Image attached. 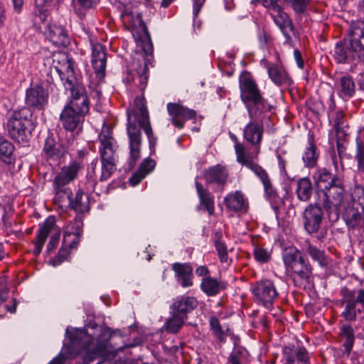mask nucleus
Returning <instances> with one entry per match:
<instances>
[{
	"mask_svg": "<svg viewBox=\"0 0 364 364\" xmlns=\"http://www.w3.org/2000/svg\"><path fill=\"white\" fill-rule=\"evenodd\" d=\"M119 331H112L109 328L101 329L96 343L94 345V338L85 330H77L70 333L69 336V348L72 354L76 355L83 350H87L91 354V358L97 356H116L124 348L131 346L124 344L117 347L115 343H111V339L114 334L119 333Z\"/></svg>",
	"mask_w": 364,
	"mask_h": 364,
	"instance_id": "1",
	"label": "nucleus"
},
{
	"mask_svg": "<svg viewBox=\"0 0 364 364\" xmlns=\"http://www.w3.org/2000/svg\"><path fill=\"white\" fill-rule=\"evenodd\" d=\"M127 134L129 141V166L132 167L141 156L142 129L146 134L150 146H154L156 138L154 136L151 127L146 106L142 99L136 98L134 107L127 111Z\"/></svg>",
	"mask_w": 364,
	"mask_h": 364,
	"instance_id": "2",
	"label": "nucleus"
},
{
	"mask_svg": "<svg viewBox=\"0 0 364 364\" xmlns=\"http://www.w3.org/2000/svg\"><path fill=\"white\" fill-rule=\"evenodd\" d=\"M240 98L252 119L270 112L272 106L263 97L257 84L250 73H244L239 78Z\"/></svg>",
	"mask_w": 364,
	"mask_h": 364,
	"instance_id": "3",
	"label": "nucleus"
},
{
	"mask_svg": "<svg viewBox=\"0 0 364 364\" xmlns=\"http://www.w3.org/2000/svg\"><path fill=\"white\" fill-rule=\"evenodd\" d=\"M282 260L287 274L296 287L305 288L312 276V267L303 253L295 247L284 250Z\"/></svg>",
	"mask_w": 364,
	"mask_h": 364,
	"instance_id": "4",
	"label": "nucleus"
},
{
	"mask_svg": "<svg viewBox=\"0 0 364 364\" xmlns=\"http://www.w3.org/2000/svg\"><path fill=\"white\" fill-rule=\"evenodd\" d=\"M89 105L87 93L84 92L82 87L73 91L69 102L60 116L63 127L70 132L80 128L84 121V117L89 112Z\"/></svg>",
	"mask_w": 364,
	"mask_h": 364,
	"instance_id": "5",
	"label": "nucleus"
},
{
	"mask_svg": "<svg viewBox=\"0 0 364 364\" xmlns=\"http://www.w3.org/2000/svg\"><path fill=\"white\" fill-rule=\"evenodd\" d=\"M99 154L101 161L100 181H107L117 170L118 145L108 127L102 129L99 136Z\"/></svg>",
	"mask_w": 364,
	"mask_h": 364,
	"instance_id": "6",
	"label": "nucleus"
},
{
	"mask_svg": "<svg viewBox=\"0 0 364 364\" xmlns=\"http://www.w3.org/2000/svg\"><path fill=\"white\" fill-rule=\"evenodd\" d=\"M35 127L32 111L27 108L14 111L5 126L8 135L18 143L28 142Z\"/></svg>",
	"mask_w": 364,
	"mask_h": 364,
	"instance_id": "7",
	"label": "nucleus"
},
{
	"mask_svg": "<svg viewBox=\"0 0 364 364\" xmlns=\"http://www.w3.org/2000/svg\"><path fill=\"white\" fill-rule=\"evenodd\" d=\"M53 62H57L59 64V65L55 66V70L65 88L70 90V94L80 87H82L84 92H86L85 86L78 81L75 63L72 58H70L66 53H60L54 55Z\"/></svg>",
	"mask_w": 364,
	"mask_h": 364,
	"instance_id": "8",
	"label": "nucleus"
},
{
	"mask_svg": "<svg viewBox=\"0 0 364 364\" xmlns=\"http://www.w3.org/2000/svg\"><path fill=\"white\" fill-rule=\"evenodd\" d=\"M343 303L346 304L341 316L347 321H355L364 313V289H349L344 287L341 291Z\"/></svg>",
	"mask_w": 364,
	"mask_h": 364,
	"instance_id": "9",
	"label": "nucleus"
},
{
	"mask_svg": "<svg viewBox=\"0 0 364 364\" xmlns=\"http://www.w3.org/2000/svg\"><path fill=\"white\" fill-rule=\"evenodd\" d=\"M323 195V205L329 212V219L336 221L338 219L339 207L343 204L344 199V185L342 178L336 179L333 184L329 186L326 190L321 191Z\"/></svg>",
	"mask_w": 364,
	"mask_h": 364,
	"instance_id": "10",
	"label": "nucleus"
},
{
	"mask_svg": "<svg viewBox=\"0 0 364 364\" xmlns=\"http://www.w3.org/2000/svg\"><path fill=\"white\" fill-rule=\"evenodd\" d=\"M91 63L94 69V74L90 76L89 87L95 90L97 95H99L101 91L98 90V86L104 82L107 63L106 49L102 44H92Z\"/></svg>",
	"mask_w": 364,
	"mask_h": 364,
	"instance_id": "11",
	"label": "nucleus"
},
{
	"mask_svg": "<svg viewBox=\"0 0 364 364\" xmlns=\"http://www.w3.org/2000/svg\"><path fill=\"white\" fill-rule=\"evenodd\" d=\"M120 18L126 29L131 31L134 37L148 36L147 26L136 6L129 4L124 5Z\"/></svg>",
	"mask_w": 364,
	"mask_h": 364,
	"instance_id": "12",
	"label": "nucleus"
},
{
	"mask_svg": "<svg viewBox=\"0 0 364 364\" xmlns=\"http://www.w3.org/2000/svg\"><path fill=\"white\" fill-rule=\"evenodd\" d=\"M52 233L50 241L47 245V251L48 252L55 250L59 242L60 232L59 229H55V220L53 218H48L41 226L36 235L35 242L34 254L38 255L41 253L47 237L50 232Z\"/></svg>",
	"mask_w": 364,
	"mask_h": 364,
	"instance_id": "13",
	"label": "nucleus"
},
{
	"mask_svg": "<svg viewBox=\"0 0 364 364\" xmlns=\"http://www.w3.org/2000/svg\"><path fill=\"white\" fill-rule=\"evenodd\" d=\"M49 92L42 83H31L26 90L25 105L27 109L42 111L48 105Z\"/></svg>",
	"mask_w": 364,
	"mask_h": 364,
	"instance_id": "14",
	"label": "nucleus"
},
{
	"mask_svg": "<svg viewBox=\"0 0 364 364\" xmlns=\"http://www.w3.org/2000/svg\"><path fill=\"white\" fill-rule=\"evenodd\" d=\"M258 155L256 154L255 156V154H250L244 159L240 157L238 163L251 170L262 183L265 193L269 196H274L276 195V191L272 186L267 172L256 162Z\"/></svg>",
	"mask_w": 364,
	"mask_h": 364,
	"instance_id": "15",
	"label": "nucleus"
},
{
	"mask_svg": "<svg viewBox=\"0 0 364 364\" xmlns=\"http://www.w3.org/2000/svg\"><path fill=\"white\" fill-rule=\"evenodd\" d=\"M259 117L250 119L243 129L244 139L251 144L250 154H259L261 151V143L263 138L264 127L262 122H257Z\"/></svg>",
	"mask_w": 364,
	"mask_h": 364,
	"instance_id": "16",
	"label": "nucleus"
},
{
	"mask_svg": "<svg viewBox=\"0 0 364 364\" xmlns=\"http://www.w3.org/2000/svg\"><path fill=\"white\" fill-rule=\"evenodd\" d=\"M252 292L266 306L271 305L279 295L273 281L267 279L257 282L252 287Z\"/></svg>",
	"mask_w": 364,
	"mask_h": 364,
	"instance_id": "17",
	"label": "nucleus"
},
{
	"mask_svg": "<svg viewBox=\"0 0 364 364\" xmlns=\"http://www.w3.org/2000/svg\"><path fill=\"white\" fill-rule=\"evenodd\" d=\"M83 168V161L80 160L71 161L68 165L60 168L53 179V184L58 186H66L77 178Z\"/></svg>",
	"mask_w": 364,
	"mask_h": 364,
	"instance_id": "18",
	"label": "nucleus"
},
{
	"mask_svg": "<svg viewBox=\"0 0 364 364\" xmlns=\"http://www.w3.org/2000/svg\"><path fill=\"white\" fill-rule=\"evenodd\" d=\"M167 111L172 124L178 129L183 128L187 120L196 117L195 110L187 108L178 103H168Z\"/></svg>",
	"mask_w": 364,
	"mask_h": 364,
	"instance_id": "19",
	"label": "nucleus"
},
{
	"mask_svg": "<svg viewBox=\"0 0 364 364\" xmlns=\"http://www.w3.org/2000/svg\"><path fill=\"white\" fill-rule=\"evenodd\" d=\"M304 226L311 234L318 232L323 219V210L320 205L310 204L303 213Z\"/></svg>",
	"mask_w": 364,
	"mask_h": 364,
	"instance_id": "20",
	"label": "nucleus"
},
{
	"mask_svg": "<svg viewBox=\"0 0 364 364\" xmlns=\"http://www.w3.org/2000/svg\"><path fill=\"white\" fill-rule=\"evenodd\" d=\"M348 41L356 58L364 54V21L353 22L349 31Z\"/></svg>",
	"mask_w": 364,
	"mask_h": 364,
	"instance_id": "21",
	"label": "nucleus"
},
{
	"mask_svg": "<svg viewBox=\"0 0 364 364\" xmlns=\"http://www.w3.org/2000/svg\"><path fill=\"white\" fill-rule=\"evenodd\" d=\"M82 221L75 219L68 222L64 228L63 245L77 248L82 233Z\"/></svg>",
	"mask_w": 364,
	"mask_h": 364,
	"instance_id": "22",
	"label": "nucleus"
},
{
	"mask_svg": "<svg viewBox=\"0 0 364 364\" xmlns=\"http://www.w3.org/2000/svg\"><path fill=\"white\" fill-rule=\"evenodd\" d=\"M284 364H311L308 350L303 346H285Z\"/></svg>",
	"mask_w": 364,
	"mask_h": 364,
	"instance_id": "23",
	"label": "nucleus"
},
{
	"mask_svg": "<svg viewBox=\"0 0 364 364\" xmlns=\"http://www.w3.org/2000/svg\"><path fill=\"white\" fill-rule=\"evenodd\" d=\"M198 306V301L193 296H181L177 297L170 307V313L181 316L187 319L188 314Z\"/></svg>",
	"mask_w": 364,
	"mask_h": 364,
	"instance_id": "24",
	"label": "nucleus"
},
{
	"mask_svg": "<svg viewBox=\"0 0 364 364\" xmlns=\"http://www.w3.org/2000/svg\"><path fill=\"white\" fill-rule=\"evenodd\" d=\"M203 178L208 185L214 183L223 187L227 182L228 173L225 166L217 164L205 169Z\"/></svg>",
	"mask_w": 364,
	"mask_h": 364,
	"instance_id": "25",
	"label": "nucleus"
},
{
	"mask_svg": "<svg viewBox=\"0 0 364 364\" xmlns=\"http://www.w3.org/2000/svg\"><path fill=\"white\" fill-rule=\"evenodd\" d=\"M46 37L56 46L66 47L70 43L67 31L60 25L50 24L45 31Z\"/></svg>",
	"mask_w": 364,
	"mask_h": 364,
	"instance_id": "26",
	"label": "nucleus"
},
{
	"mask_svg": "<svg viewBox=\"0 0 364 364\" xmlns=\"http://www.w3.org/2000/svg\"><path fill=\"white\" fill-rule=\"evenodd\" d=\"M271 16L285 37V43H291L292 41L291 33L294 32V26L289 16L282 11H279L278 14H271Z\"/></svg>",
	"mask_w": 364,
	"mask_h": 364,
	"instance_id": "27",
	"label": "nucleus"
},
{
	"mask_svg": "<svg viewBox=\"0 0 364 364\" xmlns=\"http://www.w3.org/2000/svg\"><path fill=\"white\" fill-rule=\"evenodd\" d=\"M343 218L349 228H364V208L348 205L345 209Z\"/></svg>",
	"mask_w": 364,
	"mask_h": 364,
	"instance_id": "28",
	"label": "nucleus"
},
{
	"mask_svg": "<svg viewBox=\"0 0 364 364\" xmlns=\"http://www.w3.org/2000/svg\"><path fill=\"white\" fill-rule=\"evenodd\" d=\"M333 55L338 63H350L356 58L348 41L338 42L334 48Z\"/></svg>",
	"mask_w": 364,
	"mask_h": 364,
	"instance_id": "29",
	"label": "nucleus"
},
{
	"mask_svg": "<svg viewBox=\"0 0 364 364\" xmlns=\"http://www.w3.org/2000/svg\"><path fill=\"white\" fill-rule=\"evenodd\" d=\"M196 192L200 205H203L210 215L215 212V198L213 195L197 180L195 181Z\"/></svg>",
	"mask_w": 364,
	"mask_h": 364,
	"instance_id": "30",
	"label": "nucleus"
},
{
	"mask_svg": "<svg viewBox=\"0 0 364 364\" xmlns=\"http://www.w3.org/2000/svg\"><path fill=\"white\" fill-rule=\"evenodd\" d=\"M224 203L226 208L234 213L246 210L247 209L245 199L240 191L229 193L225 197Z\"/></svg>",
	"mask_w": 364,
	"mask_h": 364,
	"instance_id": "31",
	"label": "nucleus"
},
{
	"mask_svg": "<svg viewBox=\"0 0 364 364\" xmlns=\"http://www.w3.org/2000/svg\"><path fill=\"white\" fill-rule=\"evenodd\" d=\"M267 70L269 77L276 85L281 86L291 83V80L282 66L271 63L267 65Z\"/></svg>",
	"mask_w": 364,
	"mask_h": 364,
	"instance_id": "32",
	"label": "nucleus"
},
{
	"mask_svg": "<svg viewBox=\"0 0 364 364\" xmlns=\"http://www.w3.org/2000/svg\"><path fill=\"white\" fill-rule=\"evenodd\" d=\"M340 177L333 175L326 168H319L313 174L314 183L319 191L326 190L330 185L333 184L336 179Z\"/></svg>",
	"mask_w": 364,
	"mask_h": 364,
	"instance_id": "33",
	"label": "nucleus"
},
{
	"mask_svg": "<svg viewBox=\"0 0 364 364\" xmlns=\"http://www.w3.org/2000/svg\"><path fill=\"white\" fill-rule=\"evenodd\" d=\"M338 96L343 100L347 101L355 93V84L353 77L349 75L342 76L337 85Z\"/></svg>",
	"mask_w": 364,
	"mask_h": 364,
	"instance_id": "34",
	"label": "nucleus"
},
{
	"mask_svg": "<svg viewBox=\"0 0 364 364\" xmlns=\"http://www.w3.org/2000/svg\"><path fill=\"white\" fill-rule=\"evenodd\" d=\"M172 269L178 277L183 287H189L193 285V268L191 264L188 263H174L172 265Z\"/></svg>",
	"mask_w": 364,
	"mask_h": 364,
	"instance_id": "35",
	"label": "nucleus"
},
{
	"mask_svg": "<svg viewBox=\"0 0 364 364\" xmlns=\"http://www.w3.org/2000/svg\"><path fill=\"white\" fill-rule=\"evenodd\" d=\"M338 337L343 343L345 351L349 354L353 347L355 342V331L350 323H342L339 327Z\"/></svg>",
	"mask_w": 364,
	"mask_h": 364,
	"instance_id": "36",
	"label": "nucleus"
},
{
	"mask_svg": "<svg viewBox=\"0 0 364 364\" xmlns=\"http://www.w3.org/2000/svg\"><path fill=\"white\" fill-rule=\"evenodd\" d=\"M64 149L57 143L53 136H48L45 140L43 153L48 159L57 160L64 155Z\"/></svg>",
	"mask_w": 364,
	"mask_h": 364,
	"instance_id": "37",
	"label": "nucleus"
},
{
	"mask_svg": "<svg viewBox=\"0 0 364 364\" xmlns=\"http://www.w3.org/2000/svg\"><path fill=\"white\" fill-rule=\"evenodd\" d=\"M200 287L208 296H215L225 289L222 282L211 277H204Z\"/></svg>",
	"mask_w": 364,
	"mask_h": 364,
	"instance_id": "38",
	"label": "nucleus"
},
{
	"mask_svg": "<svg viewBox=\"0 0 364 364\" xmlns=\"http://www.w3.org/2000/svg\"><path fill=\"white\" fill-rule=\"evenodd\" d=\"M318 157L319 153L317 151L314 139L312 136H309L308 145L302 154L304 166L308 168L314 167L317 164Z\"/></svg>",
	"mask_w": 364,
	"mask_h": 364,
	"instance_id": "39",
	"label": "nucleus"
},
{
	"mask_svg": "<svg viewBox=\"0 0 364 364\" xmlns=\"http://www.w3.org/2000/svg\"><path fill=\"white\" fill-rule=\"evenodd\" d=\"M222 238V231L215 232L213 239V245L217 251L220 262L229 266L232 259L228 257L227 245L225 242L223 241Z\"/></svg>",
	"mask_w": 364,
	"mask_h": 364,
	"instance_id": "40",
	"label": "nucleus"
},
{
	"mask_svg": "<svg viewBox=\"0 0 364 364\" xmlns=\"http://www.w3.org/2000/svg\"><path fill=\"white\" fill-rule=\"evenodd\" d=\"M55 192L54 203L61 208H70L72 200V191L66 186H58L53 184Z\"/></svg>",
	"mask_w": 364,
	"mask_h": 364,
	"instance_id": "41",
	"label": "nucleus"
},
{
	"mask_svg": "<svg viewBox=\"0 0 364 364\" xmlns=\"http://www.w3.org/2000/svg\"><path fill=\"white\" fill-rule=\"evenodd\" d=\"M14 144L3 136H0V159L6 164L15 162Z\"/></svg>",
	"mask_w": 364,
	"mask_h": 364,
	"instance_id": "42",
	"label": "nucleus"
},
{
	"mask_svg": "<svg viewBox=\"0 0 364 364\" xmlns=\"http://www.w3.org/2000/svg\"><path fill=\"white\" fill-rule=\"evenodd\" d=\"M70 208L77 213H85L90 210V201L87 194L78 190L75 194V198H72Z\"/></svg>",
	"mask_w": 364,
	"mask_h": 364,
	"instance_id": "43",
	"label": "nucleus"
},
{
	"mask_svg": "<svg viewBox=\"0 0 364 364\" xmlns=\"http://www.w3.org/2000/svg\"><path fill=\"white\" fill-rule=\"evenodd\" d=\"M331 122L333 123V127L335 129L336 134L340 137L341 136L347 135V129L348 125L346 119V114L342 110H338L332 113Z\"/></svg>",
	"mask_w": 364,
	"mask_h": 364,
	"instance_id": "44",
	"label": "nucleus"
},
{
	"mask_svg": "<svg viewBox=\"0 0 364 364\" xmlns=\"http://www.w3.org/2000/svg\"><path fill=\"white\" fill-rule=\"evenodd\" d=\"M355 144L354 159L357 162L358 171L364 173V128L359 130L355 139Z\"/></svg>",
	"mask_w": 364,
	"mask_h": 364,
	"instance_id": "45",
	"label": "nucleus"
},
{
	"mask_svg": "<svg viewBox=\"0 0 364 364\" xmlns=\"http://www.w3.org/2000/svg\"><path fill=\"white\" fill-rule=\"evenodd\" d=\"M312 191V184L309 178L304 177L298 181L296 191L299 200L308 201L311 196Z\"/></svg>",
	"mask_w": 364,
	"mask_h": 364,
	"instance_id": "46",
	"label": "nucleus"
},
{
	"mask_svg": "<svg viewBox=\"0 0 364 364\" xmlns=\"http://www.w3.org/2000/svg\"><path fill=\"white\" fill-rule=\"evenodd\" d=\"M171 316L165 322L164 328L166 332L175 334L183 327L186 318L173 313H171Z\"/></svg>",
	"mask_w": 364,
	"mask_h": 364,
	"instance_id": "47",
	"label": "nucleus"
},
{
	"mask_svg": "<svg viewBox=\"0 0 364 364\" xmlns=\"http://www.w3.org/2000/svg\"><path fill=\"white\" fill-rule=\"evenodd\" d=\"M209 324L213 335L218 340L220 343H225L228 336V329L224 330L215 316H211L209 318Z\"/></svg>",
	"mask_w": 364,
	"mask_h": 364,
	"instance_id": "48",
	"label": "nucleus"
},
{
	"mask_svg": "<svg viewBox=\"0 0 364 364\" xmlns=\"http://www.w3.org/2000/svg\"><path fill=\"white\" fill-rule=\"evenodd\" d=\"M306 251L311 259L317 262L320 266L326 267L328 264V259L323 250L309 244Z\"/></svg>",
	"mask_w": 364,
	"mask_h": 364,
	"instance_id": "49",
	"label": "nucleus"
},
{
	"mask_svg": "<svg viewBox=\"0 0 364 364\" xmlns=\"http://www.w3.org/2000/svg\"><path fill=\"white\" fill-rule=\"evenodd\" d=\"M60 0H35L36 6L38 9L40 13H41L40 18L44 21L46 18V14L47 11L52 8L57 6Z\"/></svg>",
	"mask_w": 364,
	"mask_h": 364,
	"instance_id": "50",
	"label": "nucleus"
},
{
	"mask_svg": "<svg viewBox=\"0 0 364 364\" xmlns=\"http://www.w3.org/2000/svg\"><path fill=\"white\" fill-rule=\"evenodd\" d=\"M348 205L364 208V188L355 186L351 193V203Z\"/></svg>",
	"mask_w": 364,
	"mask_h": 364,
	"instance_id": "51",
	"label": "nucleus"
},
{
	"mask_svg": "<svg viewBox=\"0 0 364 364\" xmlns=\"http://www.w3.org/2000/svg\"><path fill=\"white\" fill-rule=\"evenodd\" d=\"M255 260L259 263H267L272 258V252L259 246H256L253 250Z\"/></svg>",
	"mask_w": 364,
	"mask_h": 364,
	"instance_id": "52",
	"label": "nucleus"
},
{
	"mask_svg": "<svg viewBox=\"0 0 364 364\" xmlns=\"http://www.w3.org/2000/svg\"><path fill=\"white\" fill-rule=\"evenodd\" d=\"M230 138L234 141V149L236 154L237 161H240V157L245 158L250 154V150L247 149L242 143L238 141L237 136L230 134Z\"/></svg>",
	"mask_w": 364,
	"mask_h": 364,
	"instance_id": "53",
	"label": "nucleus"
},
{
	"mask_svg": "<svg viewBox=\"0 0 364 364\" xmlns=\"http://www.w3.org/2000/svg\"><path fill=\"white\" fill-rule=\"evenodd\" d=\"M296 14H303L307 10L310 0H284Z\"/></svg>",
	"mask_w": 364,
	"mask_h": 364,
	"instance_id": "54",
	"label": "nucleus"
},
{
	"mask_svg": "<svg viewBox=\"0 0 364 364\" xmlns=\"http://www.w3.org/2000/svg\"><path fill=\"white\" fill-rule=\"evenodd\" d=\"M245 360V351L241 348H234L230 353L228 364H242Z\"/></svg>",
	"mask_w": 364,
	"mask_h": 364,
	"instance_id": "55",
	"label": "nucleus"
},
{
	"mask_svg": "<svg viewBox=\"0 0 364 364\" xmlns=\"http://www.w3.org/2000/svg\"><path fill=\"white\" fill-rule=\"evenodd\" d=\"M156 166L154 160L147 158L143 161L139 167V170L144 173L145 176L151 173Z\"/></svg>",
	"mask_w": 364,
	"mask_h": 364,
	"instance_id": "56",
	"label": "nucleus"
},
{
	"mask_svg": "<svg viewBox=\"0 0 364 364\" xmlns=\"http://www.w3.org/2000/svg\"><path fill=\"white\" fill-rule=\"evenodd\" d=\"M136 39H139L141 41V47L143 50L146 55H151L153 53V45L151 41V36L149 33L148 32L147 37H135Z\"/></svg>",
	"mask_w": 364,
	"mask_h": 364,
	"instance_id": "57",
	"label": "nucleus"
},
{
	"mask_svg": "<svg viewBox=\"0 0 364 364\" xmlns=\"http://www.w3.org/2000/svg\"><path fill=\"white\" fill-rule=\"evenodd\" d=\"M10 303L12 304L9 305L6 302V300L5 301H4L1 304V306H0V317L4 316L7 312H9V313H11V314L16 312V300L15 299H12L10 301Z\"/></svg>",
	"mask_w": 364,
	"mask_h": 364,
	"instance_id": "58",
	"label": "nucleus"
},
{
	"mask_svg": "<svg viewBox=\"0 0 364 364\" xmlns=\"http://www.w3.org/2000/svg\"><path fill=\"white\" fill-rule=\"evenodd\" d=\"M80 6L85 9L94 8L100 0H74Z\"/></svg>",
	"mask_w": 364,
	"mask_h": 364,
	"instance_id": "59",
	"label": "nucleus"
},
{
	"mask_svg": "<svg viewBox=\"0 0 364 364\" xmlns=\"http://www.w3.org/2000/svg\"><path fill=\"white\" fill-rule=\"evenodd\" d=\"M145 176H146L144 175V173L138 169L130 177L129 183L132 186H135L138 185L141 181V180H143L145 178Z\"/></svg>",
	"mask_w": 364,
	"mask_h": 364,
	"instance_id": "60",
	"label": "nucleus"
},
{
	"mask_svg": "<svg viewBox=\"0 0 364 364\" xmlns=\"http://www.w3.org/2000/svg\"><path fill=\"white\" fill-rule=\"evenodd\" d=\"M193 2V18H196L200 11L205 0H191Z\"/></svg>",
	"mask_w": 364,
	"mask_h": 364,
	"instance_id": "61",
	"label": "nucleus"
},
{
	"mask_svg": "<svg viewBox=\"0 0 364 364\" xmlns=\"http://www.w3.org/2000/svg\"><path fill=\"white\" fill-rule=\"evenodd\" d=\"M70 250H73V248H70V247H65L63 245L62 247L60 249L58 252V259H59V263H61L63 262L69 255L70 254Z\"/></svg>",
	"mask_w": 364,
	"mask_h": 364,
	"instance_id": "62",
	"label": "nucleus"
},
{
	"mask_svg": "<svg viewBox=\"0 0 364 364\" xmlns=\"http://www.w3.org/2000/svg\"><path fill=\"white\" fill-rule=\"evenodd\" d=\"M271 41V36L266 32L263 31L259 36V41L262 47H265Z\"/></svg>",
	"mask_w": 364,
	"mask_h": 364,
	"instance_id": "63",
	"label": "nucleus"
},
{
	"mask_svg": "<svg viewBox=\"0 0 364 364\" xmlns=\"http://www.w3.org/2000/svg\"><path fill=\"white\" fill-rule=\"evenodd\" d=\"M196 274L200 277H210L209 276L210 271L206 266L202 265V266H199L198 267L196 268Z\"/></svg>",
	"mask_w": 364,
	"mask_h": 364,
	"instance_id": "64",
	"label": "nucleus"
}]
</instances>
